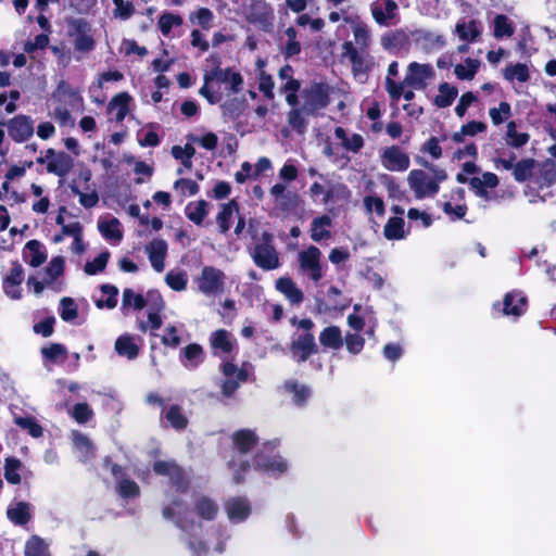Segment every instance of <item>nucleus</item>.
Masks as SVG:
<instances>
[{"label": "nucleus", "instance_id": "nucleus-1", "mask_svg": "<svg viewBox=\"0 0 556 556\" xmlns=\"http://www.w3.org/2000/svg\"><path fill=\"white\" fill-rule=\"evenodd\" d=\"M219 513V506L213 498L206 495H197L193 498V507L189 509L186 502L180 498H174L163 508V516L170 519L184 531H189L195 527L192 514L205 521L214 520Z\"/></svg>", "mask_w": 556, "mask_h": 556}, {"label": "nucleus", "instance_id": "nucleus-2", "mask_svg": "<svg viewBox=\"0 0 556 556\" xmlns=\"http://www.w3.org/2000/svg\"><path fill=\"white\" fill-rule=\"evenodd\" d=\"M421 165L432 172V176L422 169H413L407 176V184L414 192L416 199H425L434 197L440 190V184L446 178V172L439 168L427 161L421 162Z\"/></svg>", "mask_w": 556, "mask_h": 556}, {"label": "nucleus", "instance_id": "nucleus-3", "mask_svg": "<svg viewBox=\"0 0 556 556\" xmlns=\"http://www.w3.org/2000/svg\"><path fill=\"white\" fill-rule=\"evenodd\" d=\"M342 58L350 61L354 78L365 84L369 73L375 68V58L366 50H358L352 41H345L341 46Z\"/></svg>", "mask_w": 556, "mask_h": 556}, {"label": "nucleus", "instance_id": "nucleus-4", "mask_svg": "<svg viewBox=\"0 0 556 556\" xmlns=\"http://www.w3.org/2000/svg\"><path fill=\"white\" fill-rule=\"evenodd\" d=\"M250 256L254 264L263 270H275L281 265L279 253L274 244V237L264 232L260 241L250 248Z\"/></svg>", "mask_w": 556, "mask_h": 556}, {"label": "nucleus", "instance_id": "nucleus-5", "mask_svg": "<svg viewBox=\"0 0 556 556\" xmlns=\"http://www.w3.org/2000/svg\"><path fill=\"white\" fill-rule=\"evenodd\" d=\"M193 281L198 291L203 295L217 296L225 291L226 275L222 269L207 265L201 269Z\"/></svg>", "mask_w": 556, "mask_h": 556}, {"label": "nucleus", "instance_id": "nucleus-6", "mask_svg": "<svg viewBox=\"0 0 556 556\" xmlns=\"http://www.w3.org/2000/svg\"><path fill=\"white\" fill-rule=\"evenodd\" d=\"M301 98L303 100L301 106H303L306 115L316 114L319 110L326 108L329 102L327 89L321 84H312L306 87L302 91Z\"/></svg>", "mask_w": 556, "mask_h": 556}, {"label": "nucleus", "instance_id": "nucleus-7", "mask_svg": "<svg viewBox=\"0 0 556 556\" xmlns=\"http://www.w3.org/2000/svg\"><path fill=\"white\" fill-rule=\"evenodd\" d=\"M320 258L321 252L315 245H309L307 249L299 252L298 255L301 271L315 282L319 281L324 276Z\"/></svg>", "mask_w": 556, "mask_h": 556}, {"label": "nucleus", "instance_id": "nucleus-8", "mask_svg": "<svg viewBox=\"0 0 556 556\" xmlns=\"http://www.w3.org/2000/svg\"><path fill=\"white\" fill-rule=\"evenodd\" d=\"M292 357L298 363L306 362L311 355L317 353L318 346L312 332H295L290 343Z\"/></svg>", "mask_w": 556, "mask_h": 556}, {"label": "nucleus", "instance_id": "nucleus-9", "mask_svg": "<svg viewBox=\"0 0 556 556\" xmlns=\"http://www.w3.org/2000/svg\"><path fill=\"white\" fill-rule=\"evenodd\" d=\"M155 473L167 476L177 492H186L189 486V479L184 470L172 460H159L153 465Z\"/></svg>", "mask_w": 556, "mask_h": 556}, {"label": "nucleus", "instance_id": "nucleus-10", "mask_svg": "<svg viewBox=\"0 0 556 556\" xmlns=\"http://www.w3.org/2000/svg\"><path fill=\"white\" fill-rule=\"evenodd\" d=\"M203 79L206 80V83L217 81L226 84L231 93L240 92L243 87L242 75L229 67L220 68L219 66H216L215 68L205 72Z\"/></svg>", "mask_w": 556, "mask_h": 556}, {"label": "nucleus", "instance_id": "nucleus-11", "mask_svg": "<svg viewBox=\"0 0 556 556\" xmlns=\"http://www.w3.org/2000/svg\"><path fill=\"white\" fill-rule=\"evenodd\" d=\"M433 75L434 72L430 64L412 62L407 66L404 78V88L412 87L415 89H424L427 86V81L431 79Z\"/></svg>", "mask_w": 556, "mask_h": 556}, {"label": "nucleus", "instance_id": "nucleus-12", "mask_svg": "<svg viewBox=\"0 0 556 556\" xmlns=\"http://www.w3.org/2000/svg\"><path fill=\"white\" fill-rule=\"evenodd\" d=\"M24 281V269L18 262H13L11 268L3 276L2 289L4 294L12 300L22 299L21 285Z\"/></svg>", "mask_w": 556, "mask_h": 556}, {"label": "nucleus", "instance_id": "nucleus-13", "mask_svg": "<svg viewBox=\"0 0 556 556\" xmlns=\"http://www.w3.org/2000/svg\"><path fill=\"white\" fill-rule=\"evenodd\" d=\"M381 164L390 172H404L410 165V160L400 147L392 146L381 152Z\"/></svg>", "mask_w": 556, "mask_h": 556}, {"label": "nucleus", "instance_id": "nucleus-14", "mask_svg": "<svg viewBox=\"0 0 556 556\" xmlns=\"http://www.w3.org/2000/svg\"><path fill=\"white\" fill-rule=\"evenodd\" d=\"M7 127L15 142H25L34 135V121L27 115H16L7 123Z\"/></svg>", "mask_w": 556, "mask_h": 556}, {"label": "nucleus", "instance_id": "nucleus-15", "mask_svg": "<svg viewBox=\"0 0 556 556\" xmlns=\"http://www.w3.org/2000/svg\"><path fill=\"white\" fill-rule=\"evenodd\" d=\"M397 4L393 0H376L370 4V13L380 26H389L397 16Z\"/></svg>", "mask_w": 556, "mask_h": 556}, {"label": "nucleus", "instance_id": "nucleus-16", "mask_svg": "<svg viewBox=\"0 0 556 556\" xmlns=\"http://www.w3.org/2000/svg\"><path fill=\"white\" fill-rule=\"evenodd\" d=\"M269 194L273 198L275 207L282 212H289L298 206V194L289 190L283 184L274 185L269 190Z\"/></svg>", "mask_w": 556, "mask_h": 556}, {"label": "nucleus", "instance_id": "nucleus-17", "mask_svg": "<svg viewBox=\"0 0 556 556\" xmlns=\"http://www.w3.org/2000/svg\"><path fill=\"white\" fill-rule=\"evenodd\" d=\"M48 154H50L49 164L47 165L49 174L65 177L71 173L74 160L70 154L63 151H55L52 148L48 149Z\"/></svg>", "mask_w": 556, "mask_h": 556}, {"label": "nucleus", "instance_id": "nucleus-18", "mask_svg": "<svg viewBox=\"0 0 556 556\" xmlns=\"http://www.w3.org/2000/svg\"><path fill=\"white\" fill-rule=\"evenodd\" d=\"M497 185V176L490 172L482 174L481 177H472L469 180V186L476 195L482 198L485 201H491L493 199L492 194L488 191V188L493 189Z\"/></svg>", "mask_w": 556, "mask_h": 556}, {"label": "nucleus", "instance_id": "nucleus-19", "mask_svg": "<svg viewBox=\"0 0 556 556\" xmlns=\"http://www.w3.org/2000/svg\"><path fill=\"white\" fill-rule=\"evenodd\" d=\"M226 514L231 522L244 521L251 514V506L244 497H232L225 504Z\"/></svg>", "mask_w": 556, "mask_h": 556}, {"label": "nucleus", "instance_id": "nucleus-20", "mask_svg": "<svg viewBox=\"0 0 556 556\" xmlns=\"http://www.w3.org/2000/svg\"><path fill=\"white\" fill-rule=\"evenodd\" d=\"M248 20L253 24L266 27L273 23L274 11L265 0H257L252 3L248 14Z\"/></svg>", "mask_w": 556, "mask_h": 556}, {"label": "nucleus", "instance_id": "nucleus-21", "mask_svg": "<svg viewBox=\"0 0 556 556\" xmlns=\"http://www.w3.org/2000/svg\"><path fill=\"white\" fill-rule=\"evenodd\" d=\"M151 266L162 273L165 268V256L167 253V243L163 239H154L146 247Z\"/></svg>", "mask_w": 556, "mask_h": 556}, {"label": "nucleus", "instance_id": "nucleus-22", "mask_svg": "<svg viewBox=\"0 0 556 556\" xmlns=\"http://www.w3.org/2000/svg\"><path fill=\"white\" fill-rule=\"evenodd\" d=\"M210 344L215 355L229 354L236 346V340L225 329H218L211 333Z\"/></svg>", "mask_w": 556, "mask_h": 556}, {"label": "nucleus", "instance_id": "nucleus-23", "mask_svg": "<svg viewBox=\"0 0 556 556\" xmlns=\"http://www.w3.org/2000/svg\"><path fill=\"white\" fill-rule=\"evenodd\" d=\"M454 31L458 36L459 40L468 43L478 40L481 36L482 27L476 20L460 18L456 23Z\"/></svg>", "mask_w": 556, "mask_h": 556}, {"label": "nucleus", "instance_id": "nucleus-24", "mask_svg": "<svg viewBox=\"0 0 556 556\" xmlns=\"http://www.w3.org/2000/svg\"><path fill=\"white\" fill-rule=\"evenodd\" d=\"M413 36L416 43L426 51L439 50L445 45L444 37L434 31L419 29Z\"/></svg>", "mask_w": 556, "mask_h": 556}, {"label": "nucleus", "instance_id": "nucleus-25", "mask_svg": "<svg viewBox=\"0 0 556 556\" xmlns=\"http://www.w3.org/2000/svg\"><path fill=\"white\" fill-rule=\"evenodd\" d=\"M527 309V298L521 292H509L503 301V313L508 316L519 317Z\"/></svg>", "mask_w": 556, "mask_h": 556}, {"label": "nucleus", "instance_id": "nucleus-26", "mask_svg": "<svg viewBox=\"0 0 556 556\" xmlns=\"http://www.w3.org/2000/svg\"><path fill=\"white\" fill-rule=\"evenodd\" d=\"M235 452L239 455L247 454L257 443V435L250 429H241L232 434Z\"/></svg>", "mask_w": 556, "mask_h": 556}, {"label": "nucleus", "instance_id": "nucleus-27", "mask_svg": "<svg viewBox=\"0 0 556 556\" xmlns=\"http://www.w3.org/2000/svg\"><path fill=\"white\" fill-rule=\"evenodd\" d=\"M399 75V63L396 61H393L389 64L386 81H384V88L392 101H399L404 89V80L403 81H395L393 78Z\"/></svg>", "mask_w": 556, "mask_h": 556}, {"label": "nucleus", "instance_id": "nucleus-28", "mask_svg": "<svg viewBox=\"0 0 556 556\" xmlns=\"http://www.w3.org/2000/svg\"><path fill=\"white\" fill-rule=\"evenodd\" d=\"M204 361V352L201 345L191 343L181 350L180 362L189 370L195 369Z\"/></svg>", "mask_w": 556, "mask_h": 556}, {"label": "nucleus", "instance_id": "nucleus-29", "mask_svg": "<svg viewBox=\"0 0 556 556\" xmlns=\"http://www.w3.org/2000/svg\"><path fill=\"white\" fill-rule=\"evenodd\" d=\"M100 233L113 243H119L123 239V229L119 220L115 217L100 219L98 222Z\"/></svg>", "mask_w": 556, "mask_h": 556}, {"label": "nucleus", "instance_id": "nucleus-30", "mask_svg": "<svg viewBox=\"0 0 556 556\" xmlns=\"http://www.w3.org/2000/svg\"><path fill=\"white\" fill-rule=\"evenodd\" d=\"M332 219L328 215H321L314 218L311 223V238L315 242L327 240L331 237L330 228Z\"/></svg>", "mask_w": 556, "mask_h": 556}, {"label": "nucleus", "instance_id": "nucleus-31", "mask_svg": "<svg viewBox=\"0 0 556 556\" xmlns=\"http://www.w3.org/2000/svg\"><path fill=\"white\" fill-rule=\"evenodd\" d=\"M408 35L403 29L387 31L380 38V45L387 51L402 49L408 43Z\"/></svg>", "mask_w": 556, "mask_h": 556}, {"label": "nucleus", "instance_id": "nucleus-32", "mask_svg": "<svg viewBox=\"0 0 556 556\" xmlns=\"http://www.w3.org/2000/svg\"><path fill=\"white\" fill-rule=\"evenodd\" d=\"M74 447L83 462L94 457V446L90 439L79 431H73L71 434Z\"/></svg>", "mask_w": 556, "mask_h": 556}, {"label": "nucleus", "instance_id": "nucleus-33", "mask_svg": "<svg viewBox=\"0 0 556 556\" xmlns=\"http://www.w3.org/2000/svg\"><path fill=\"white\" fill-rule=\"evenodd\" d=\"M276 288L281 292L291 304H301L304 295L303 292L296 287L292 279L281 277L276 281Z\"/></svg>", "mask_w": 556, "mask_h": 556}, {"label": "nucleus", "instance_id": "nucleus-34", "mask_svg": "<svg viewBox=\"0 0 556 556\" xmlns=\"http://www.w3.org/2000/svg\"><path fill=\"white\" fill-rule=\"evenodd\" d=\"M131 97L127 92H121L112 98L109 103V112L114 115L116 122H122L129 113Z\"/></svg>", "mask_w": 556, "mask_h": 556}, {"label": "nucleus", "instance_id": "nucleus-35", "mask_svg": "<svg viewBox=\"0 0 556 556\" xmlns=\"http://www.w3.org/2000/svg\"><path fill=\"white\" fill-rule=\"evenodd\" d=\"M195 154L193 146L187 143L185 147L174 146L172 148V155L181 161V167L177 169V175H184L186 170H190L193 166L192 157Z\"/></svg>", "mask_w": 556, "mask_h": 556}, {"label": "nucleus", "instance_id": "nucleus-36", "mask_svg": "<svg viewBox=\"0 0 556 556\" xmlns=\"http://www.w3.org/2000/svg\"><path fill=\"white\" fill-rule=\"evenodd\" d=\"M319 342L325 349L339 350L343 345V337L338 326H328L319 334Z\"/></svg>", "mask_w": 556, "mask_h": 556}, {"label": "nucleus", "instance_id": "nucleus-37", "mask_svg": "<svg viewBox=\"0 0 556 556\" xmlns=\"http://www.w3.org/2000/svg\"><path fill=\"white\" fill-rule=\"evenodd\" d=\"M255 467L269 475L282 473L287 470V464L280 457L268 458L257 455L254 460Z\"/></svg>", "mask_w": 556, "mask_h": 556}, {"label": "nucleus", "instance_id": "nucleus-38", "mask_svg": "<svg viewBox=\"0 0 556 556\" xmlns=\"http://www.w3.org/2000/svg\"><path fill=\"white\" fill-rule=\"evenodd\" d=\"M114 348L119 356H125L128 359H135L139 355V346L130 334H123L118 337L115 341Z\"/></svg>", "mask_w": 556, "mask_h": 556}, {"label": "nucleus", "instance_id": "nucleus-39", "mask_svg": "<svg viewBox=\"0 0 556 556\" xmlns=\"http://www.w3.org/2000/svg\"><path fill=\"white\" fill-rule=\"evenodd\" d=\"M24 258L33 267L40 266L47 258L42 244L37 240H30L24 248Z\"/></svg>", "mask_w": 556, "mask_h": 556}, {"label": "nucleus", "instance_id": "nucleus-40", "mask_svg": "<svg viewBox=\"0 0 556 556\" xmlns=\"http://www.w3.org/2000/svg\"><path fill=\"white\" fill-rule=\"evenodd\" d=\"M334 136L341 141L342 147L346 151L357 153L364 147V139L361 135L352 134L349 136L345 129L342 127H337L334 129Z\"/></svg>", "mask_w": 556, "mask_h": 556}, {"label": "nucleus", "instance_id": "nucleus-41", "mask_svg": "<svg viewBox=\"0 0 556 556\" xmlns=\"http://www.w3.org/2000/svg\"><path fill=\"white\" fill-rule=\"evenodd\" d=\"M352 31L354 36V45L358 50H367L371 45V31L369 26L364 22L352 23Z\"/></svg>", "mask_w": 556, "mask_h": 556}, {"label": "nucleus", "instance_id": "nucleus-42", "mask_svg": "<svg viewBox=\"0 0 556 556\" xmlns=\"http://www.w3.org/2000/svg\"><path fill=\"white\" fill-rule=\"evenodd\" d=\"M185 213L195 225H201L208 214V203L204 200L190 202L187 204Z\"/></svg>", "mask_w": 556, "mask_h": 556}, {"label": "nucleus", "instance_id": "nucleus-43", "mask_svg": "<svg viewBox=\"0 0 556 556\" xmlns=\"http://www.w3.org/2000/svg\"><path fill=\"white\" fill-rule=\"evenodd\" d=\"M8 517L15 525H25L30 519L29 505L25 502L12 504L8 508Z\"/></svg>", "mask_w": 556, "mask_h": 556}, {"label": "nucleus", "instance_id": "nucleus-44", "mask_svg": "<svg viewBox=\"0 0 556 556\" xmlns=\"http://www.w3.org/2000/svg\"><path fill=\"white\" fill-rule=\"evenodd\" d=\"M438 90L439 93L434 98V104L438 108H447L452 105L458 94L457 88L447 83L440 84Z\"/></svg>", "mask_w": 556, "mask_h": 556}, {"label": "nucleus", "instance_id": "nucleus-45", "mask_svg": "<svg viewBox=\"0 0 556 556\" xmlns=\"http://www.w3.org/2000/svg\"><path fill=\"white\" fill-rule=\"evenodd\" d=\"M238 213V205L235 201L223 204L220 212L217 214L216 222L223 233L227 232L231 225V219Z\"/></svg>", "mask_w": 556, "mask_h": 556}, {"label": "nucleus", "instance_id": "nucleus-46", "mask_svg": "<svg viewBox=\"0 0 556 556\" xmlns=\"http://www.w3.org/2000/svg\"><path fill=\"white\" fill-rule=\"evenodd\" d=\"M287 392L292 393V401L295 405L302 406L311 395V390L304 384H299L294 380H289L285 383Z\"/></svg>", "mask_w": 556, "mask_h": 556}, {"label": "nucleus", "instance_id": "nucleus-47", "mask_svg": "<svg viewBox=\"0 0 556 556\" xmlns=\"http://www.w3.org/2000/svg\"><path fill=\"white\" fill-rule=\"evenodd\" d=\"M479 66V60L468 58L463 64H457L455 66L454 73L458 79L471 80L475 77Z\"/></svg>", "mask_w": 556, "mask_h": 556}, {"label": "nucleus", "instance_id": "nucleus-48", "mask_svg": "<svg viewBox=\"0 0 556 556\" xmlns=\"http://www.w3.org/2000/svg\"><path fill=\"white\" fill-rule=\"evenodd\" d=\"M287 41L282 53L286 58H292L301 52V43L298 40V30L294 26H289L285 30Z\"/></svg>", "mask_w": 556, "mask_h": 556}, {"label": "nucleus", "instance_id": "nucleus-49", "mask_svg": "<svg viewBox=\"0 0 556 556\" xmlns=\"http://www.w3.org/2000/svg\"><path fill=\"white\" fill-rule=\"evenodd\" d=\"M529 135L527 132H519L515 122L507 124L506 131V143L513 148H521L529 141Z\"/></svg>", "mask_w": 556, "mask_h": 556}, {"label": "nucleus", "instance_id": "nucleus-50", "mask_svg": "<svg viewBox=\"0 0 556 556\" xmlns=\"http://www.w3.org/2000/svg\"><path fill=\"white\" fill-rule=\"evenodd\" d=\"M164 416L170 426L177 430H182L188 425V418L185 416L181 407L178 405L169 406Z\"/></svg>", "mask_w": 556, "mask_h": 556}, {"label": "nucleus", "instance_id": "nucleus-51", "mask_svg": "<svg viewBox=\"0 0 556 556\" xmlns=\"http://www.w3.org/2000/svg\"><path fill=\"white\" fill-rule=\"evenodd\" d=\"M383 233L389 240H399L404 238V219L402 217H391L383 229Z\"/></svg>", "mask_w": 556, "mask_h": 556}, {"label": "nucleus", "instance_id": "nucleus-52", "mask_svg": "<svg viewBox=\"0 0 556 556\" xmlns=\"http://www.w3.org/2000/svg\"><path fill=\"white\" fill-rule=\"evenodd\" d=\"M142 309L146 307L144 295L136 293L132 289L126 288L123 291L122 308Z\"/></svg>", "mask_w": 556, "mask_h": 556}, {"label": "nucleus", "instance_id": "nucleus-53", "mask_svg": "<svg viewBox=\"0 0 556 556\" xmlns=\"http://www.w3.org/2000/svg\"><path fill=\"white\" fill-rule=\"evenodd\" d=\"M306 112L303 110V106L292 109L288 114L289 125L295 129L298 132L303 134L307 126V117Z\"/></svg>", "mask_w": 556, "mask_h": 556}, {"label": "nucleus", "instance_id": "nucleus-54", "mask_svg": "<svg viewBox=\"0 0 556 556\" xmlns=\"http://www.w3.org/2000/svg\"><path fill=\"white\" fill-rule=\"evenodd\" d=\"M25 556H50L48 544L37 535L31 536L25 544Z\"/></svg>", "mask_w": 556, "mask_h": 556}, {"label": "nucleus", "instance_id": "nucleus-55", "mask_svg": "<svg viewBox=\"0 0 556 556\" xmlns=\"http://www.w3.org/2000/svg\"><path fill=\"white\" fill-rule=\"evenodd\" d=\"M182 24V17L179 14L164 12L159 17V28L164 36H168L173 27L180 26Z\"/></svg>", "mask_w": 556, "mask_h": 556}, {"label": "nucleus", "instance_id": "nucleus-56", "mask_svg": "<svg viewBox=\"0 0 556 556\" xmlns=\"http://www.w3.org/2000/svg\"><path fill=\"white\" fill-rule=\"evenodd\" d=\"M504 77L509 81L518 80L526 83L530 78L528 66L522 63L508 65L504 70Z\"/></svg>", "mask_w": 556, "mask_h": 556}, {"label": "nucleus", "instance_id": "nucleus-57", "mask_svg": "<svg viewBox=\"0 0 556 556\" xmlns=\"http://www.w3.org/2000/svg\"><path fill=\"white\" fill-rule=\"evenodd\" d=\"M14 422L24 430H27L33 438H40L43 434L42 427L31 416H14Z\"/></svg>", "mask_w": 556, "mask_h": 556}, {"label": "nucleus", "instance_id": "nucleus-58", "mask_svg": "<svg viewBox=\"0 0 556 556\" xmlns=\"http://www.w3.org/2000/svg\"><path fill=\"white\" fill-rule=\"evenodd\" d=\"M86 25H87L86 22H84L83 20H77L75 22L76 29L78 31H80V34L76 38L75 48H76V50L83 51V52L92 50L93 46H94L93 39L90 36L83 33Z\"/></svg>", "mask_w": 556, "mask_h": 556}, {"label": "nucleus", "instance_id": "nucleus-59", "mask_svg": "<svg viewBox=\"0 0 556 556\" xmlns=\"http://www.w3.org/2000/svg\"><path fill=\"white\" fill-rule=\"evenodd\" d=\"M167 286L175 291H184L187 289L188 276L182 270H169L165 276Z\"/></svg>", "mask_w": 556, "mask_h": 556}, {"label": "nucleus", "instance_id": "nucleus-60", "mask_svg": "<svg viewBox=\"0 0 556 556\" xmlns=\"http://www.w3.org/2000/svg\"><path fill=\"white\" fill-rule=\"evenodd\" d=\"M534 167V160L527 159L515 163L513 175L514 178L519 181H526L531 175Z\"/></svg>", "mask_w": 556, "mask_h": 556}, {"label": "nucleus", "instance_id": "nucleus-61", "mask_svg": "<svg viewBox=\"0 0 556 556\" xmlns=\"http://www.w3.org/2000/svg\"><path fill=\"white\" fill-rule=\"evenodd\" d=\"M110 256L111 254L109 251L105 250L101 252L93 261L86 263L85 273L87 275H97L102 273L106 267Z\"/></svg>", "mask_w": 556, "mask_h": 556}, {"label": "nucleus", "instance_id": "nucleus-62", "mask_svg": "<svg viewBox=\"0 0 556 556\" xmlns=\"http://www.w3.org/2000/svg\"><path fill=\"white\" fill-rule=\"evenodd\" d=\"M492 123L497 126L506 122L511 115V108L508 102H501L497 108H492L489 111Z\"/></svg>", "mask_w": 556, "mask_h": 556}, {"label": "nucleus", "instance_id": "nucleus-63", "mask_svg": "<svg viewBox=\"0 0 556 556\" xmlns=\"http://www.w3.org/2000/svg\"><path fill=\"white\" fill-rule=\"evenodd\" d=\"M22 463L16 458H7L4 465V478L11 484H18L21 476L18 473Z\"/></svg>", "mask_w": 556, "mask_h": 556}, {"label": "nucleus", "instance_id": "nucleus-64", "mask_svg": "<svg viewBox=\"0 0 556 556\" xmlns=\"http://www.w3.org/2000/svg\"><path fill=\"white\" fill-rule=\"evenodd\" d=\"M514 34V26L505 15H496L494 18V36L496 38L510 37Z\"/></svg>", "mask_w": 556, "mask_h": 556}]
</instances>
